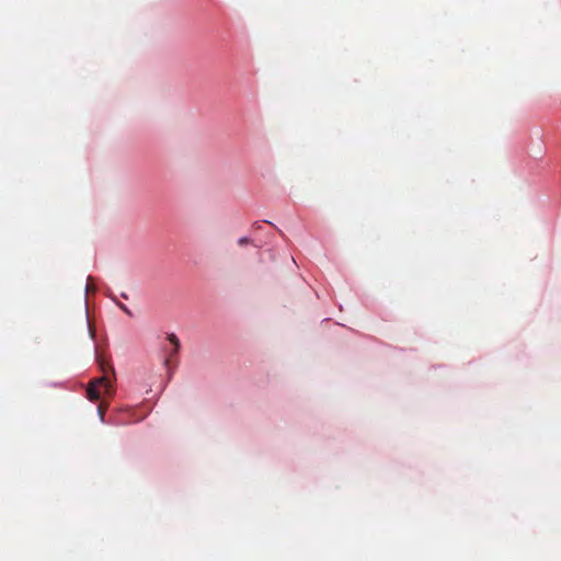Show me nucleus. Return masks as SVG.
Segmentation results:
<instances>
[{
	"label": "nucleus",
	"instance_id": "423d86ee",
	"mask_svg": "<svg viewBox=\"0 0 561 561\" xmlns=\"http://www.w3.org/2000/svg\"><path fill=\"white\" fill-rule=\"evenodd\" d=\"M107 366H108L110 373H111L112 375H114V368H113V367H111L110 365H107Z\"/></svg>",
	"mask_w": 561,
	"mask_h": 561
},
{
	"label": "nucleus",
	"instance_id": "7ed1b4c3",
	"mask_svg": "<svg viewBox=\"0 0 561 561\" xmlns=\"http://www.w3.org/2000/svg\"><path fill=\"white\" fill-rule=\"evenodd\" d=\"M105 411H106V405L102 402V403L98 407V413H99L100 419H101L102 421L104 420Z\"/></svg>",
	"mask_w": 561,
	"mask_h": 561
},
{
	"label": "nucleus",
	"instance_id": "f257e3e1",
	"mask_svg": "<svg viewBox=\"0 0 561 561\" xmlns=\"http://www.w3.org/2000/svg\"><path fill=\"white\" fill-rule=\"evenodd\" d=\"M105 362L102 360L100 363L101 369L104 375L100 378H95L91 380L87 388V397L90 401H98L102 394L112 396L113 394V385L106 373Z\"/></svg>",
	"mask_w": 561,
	"mask_h": 561
},
{
	"label": "nucleus",
	"instance_id": "20e7f679",
	"mask_svg": "<svg viewBox=\"0 0 561 561\" xmlns=\"http://www.w3.org/2000/svg\"><path fill=\"white\" fill-rule=\"evenodd\" d=\"M118 307L126 313L128 314L129 317L133 316L131 311L128 309V307L124 304H118Z\"/></svg>",
	"mask_w": 561,
	"mask_h": 561
},
{
	"label": "nucleus",
	"instance_id": "39448f33",
	"mask_svg": "<svg viewBox=\"0 0 561 561\" xmlns=\"http://www.w3.org/2000/svg\"><path fill=\"white\" fill-rule=\"evenodd\" d=\"M249 242H250V240H249L248 238H245V237H242V238H240V239L238 240V243H239L240 245L248 244Z\"/></svg>",
	"mask_w": 561,
	"mask_h": 561
},
{
	"label": "nucleus",
	"instance_id": "f03ea898",
	"mask_svg": "<svg viewBox=\"0 0 561 561\" xmlns=\"http://www.w3.org/2000/svg\"><path fill=\"white\" fill-rule=\"evenodd\" d=\"M168 340L170 341V343L173 345V350L172 352L170 353L169 357L164 359V365L165 366H169L170 364V358L173 356V355H176L179 350H180V341L178 339V336L174 334V333H171L168 335Z\"/></svg>",
	"mask_w": 561,
	"mask_h": 561
}]
</instances>
